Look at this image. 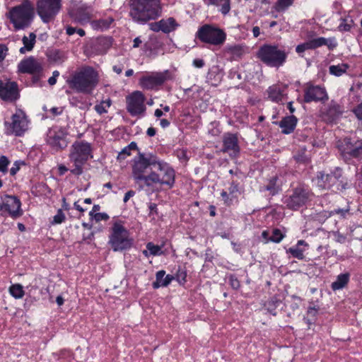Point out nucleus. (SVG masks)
<instances>
[{"label":"nucleus","instance_id":"864d4df0","mask_svg":"<svg viewBox=\"0 0 362 362\" xmlns=\"http://www.w3.org/2000/svg\"><path fill=\"white\" fill-rule=\"evenodd\" d=\"M239 192V182L235 180H232L230 182L228 187L229 194L232 197H235L234 194Z\"/></svg>","mask_w":362,"mask_h":362},{"label":"nucleus","instance_id":"4c0bfd02","mask_svg":"<svg viewBox=\"0 0 362 362\" xmlns=\"http://www.w3.org/2000/svg\"><path fill=\"white\" fill-rule=\"evenodd\" d=\"M281 301L276 297H272L264 303L265 309L272 315H276V309L280 305Z\"/></svg>","mask_w":362,"mask_h":362},{"label":"nucleus","instance_id":"20e7f679","mask_svg":"<svg viewBox=\"0 0 362 362\" xmlns=\"http://www.w3.org/2000/svg\"><path fill=\"white\" fill-rule=\"evenodd\" d=\"M16 30L29 28L35 18V8L30 0L12 7L6 14Z\"/></svg>","mask_w":362,"mask_h":362},{"label":"nucleus","instance_id":"774afa93","mask_svg":"<svg viewBox=\"0 0 362 362\" xmlns=\"http://www.w3.org/2000/svg\"><path fill=\"white\" fill-rule=\"evenodd\" d=\"M148 209H149V216L158 214L157 204L155 203H150L148 205Z\"/></svg>","mask_w":362,"mask_h":362},{"label":"nucleus","instance_id":"09e8293b","mask_svg":"<svg viewBox=\"0 0 362 362\" xmlns=\"http://www.w3.org/2000/svg\"><path fill=\"white\" fill-rule=\"evenodd\" d=\"M75 33H78L81 37H83L86 35V32L82 28H76L74 27H72L71 25H67L66 27V33L68 35H72Z\"/></svg>","mask_w":362,"mask_h":362},{"label":"nucleus","instance_id":"e433bc0d","mask_svg":"<svg viewBox=\"0 0 362 362\" xmlns=\"http://www.w3.org/2000/svg\"><path fill=\"white\" fill-rule=\"evenodd\" d=\"M349 68L348 64L342 63L337 65H331L329 67V74L335 76H341L345 74Z\"/></svg>","mask_w":362,"mask_h":362},{"label":"nucleus","instance_id":"3c124183","mask_svg":"<svg viewBox=\"0 0 362 362\" xmlns=\"http://www.w3.org/2000/svg\"><path fill=\"white\" fill-rule=\"evenodd\" d=\"M59 356V359L62 360V362L70 361L72 359V354L68 350H62Z\"/></svg>","mask_w":362,"mask_h":362},{"label":"nucleus","instance_id":"f704fd0d","mask_svg":"<svg viewBox=\"0 0 362 362\" xmlns=\"http://www.w3.org/2000/svg\"><path fill=\"white\" fill-rule=\"evenodd\" d=\"M350 274L349 272L340 274L331 284L332 289L335 291L344 288L349 283Z\"/></svg>","mask_w":362,"mask_h":362},{"label":"nucleus","instance_id":"7ed1b4c3","mask_svg":"<svg viewBox=\"0 0 362 362\" xmlns=\"http://www.w3.org/2000/svg\"><path fill=\"white\" fill-rule=\"evenodd\" d=\"M157 156L153 154L139 153L134 160L132 177L140 189L147 187L149 182L150 172L153 170Z\"/></svg>","mask_w":362,"mask_h":362},{"label":"nucleus","instance_id":"f257e3e1","mask_svg":"<svg viewBox=\"0 0 362 362\" xmlns=\"http://www.w3.org/2000/svg\"><path fill=\"white\" fill-rule=\"evenodd\" d=\"M160 0H130L129 16L134 21L145 24L162 16Z\"/></svg>","mask_w":362,"mask_h":362},{"label":"nucleus","instance_id":"c756f323","mask_svg":"<svg viewBox=\"0 0 362 362\" xmlns=\"http://www.w3.org/2000/svg\"><path fill=\"white\" fill-rule=\"evenodd\" d=\"M224 52L230 56L231 60H238L245 53V47L241 45H227Z\"/></svg>","mask_w":362,"mask_h":362},{"label":"nucleus","instance_id":"a19ab883","mask_svg":"<svg viewBox=\"0 0 362 362\" xmlns=\"http://www.w3.org/2000/svg\"><path fill=\"white\" fill-rule=\"evenodd\" d=\"M146 249L149 251L151 255L160 256L163 254L162 246L154 245L150 242L146 244Z\"/></svg>","mask_w":362,"mask_h":362},{"label":"nucleus","instance_id":"6e6552de","mask_svg":"<svg viewBox=\"0 0 362 362\" xmlns=\"http://www.w3.org/2000/svg\"><path fill=\"white\" fill-rule=\"evenodd\" d=\"M196 38L200 42L214 47H221L226 40V33L217 25L204 24L196 33Z\"/></svg>","mask_w":362,"mask_h":362},{"label":"nucleus","instance_id":"bb28decb","mask_svg":"<svg viewBox=\"0 0 362 362\" xmlns=\"http://www.w3.org/2000/svg\"><path fill=\"white\" fill-rule=\"evenodd\" d=\"M298 119L294 115L286 116L279 122V126L281 129V132L284 134H289L295 130Z\"/></svg>","mask_w":362,"mask_h":362},{"label":"nucleus","instance_id":"2f4dec72","mask_svg":"<svg viewBox=\"0 0 362 362\" xmlns=\"http://www.w3.org/2000/svg\"><path fill=\"white\" fill-rule=\"evenodd\" d=\"M204 4L208 6H213L223 15H226L230 10V0H203Z\"/></svg>","mask_w":362,"mask_h":362},{"label":"nucleus","instance_id":"79ce46f5","mask_svg":"<svg viewBox=\"0 0 362 362\" xmlns=\"http://www.w3.org/2000/svg\"><path fill=\"white\" fill-rule=\"evenodd\" d=\"M111 105V100H103L100 104L95 105L94 107L95 110L99 114L102 115L107 112V108Z\"/></svg>","mask_w":362,"mask_h":362},{"label":"nucleus","instance_id":"13d9d810","mask_svg":"<svg viewBox=\"0 0 362 362\" xmlns=\"http://www.w3.org/2000/svg\"><path fill=\"white\" fill-rule=\"evenodd\" d=\"M23 164H24V163L23 161H21V160L15 161L14 163L13 164V166L10 169V174L13 176L15 175L18 173V171L20 170L21 165H23Z\"/></svg>","mask_w":362,"mask_h":362},{"label":"nucleus","instance_id":"4468645a","mask_svg":"<svg viewBox=\"0 0 362 362\" xmlns=\"http://www.w3.org/2000/svg\"><path fill=\"white\" fill-rule=\"evenodd\" d=\"M0 214L1 216L7 214L13 219L21 217L23 214L21 200L13 195L4 196L0 203Z\"/></svg>","mask_w":362,"mask_h":362},{"label":"nucleus","instance_id":"7c9ffc66","mask_svg":"<svg viewBox=\"0 0 362 362\" xmlns=\"http://www.w3.org/2000/svg\"><path fill=\"white\" fill-rule=\"evenodd\" d=\"M165 272L164 270L158 271L156 274V281L152 284L153 288H158L159 287L168 286L171 281L175 279L173 275L168 274L165 276Z\"/></svg>","mask_w":362,"mask_h":362},{"label":"nucleus","instance_id":"6e6d98bb","mask_svg":"<svg viewBox=\"0 0 362 362\" xmlns=\"http://www.w3.org/2000/svg\"><path fill=\"white\" fill-rule=\"evenodd\" d=\"M308 49H310V45H309V43H308V41L304 42V43H302V44H300L298 45H297V47H296V52L301 57H303L302 54L305 51V50H308Z\"/></svg>","mask_w":362,"mask_h":362},{"label":"nucleus","instance_id":"4d7b16f0","mask_svg":"<svg viewBox=\"0 0 362 362\" xmlns=\"http://www.w3.org/2000/svg\"><path fill=\"white\" fill-rule=\"evenodd\" d=\"M86 163L80 162V163H74V168L71 170V173L76 175H80L83 173V165Z\"/></svg>","mask_w":362,"mask_h":362},{"label":"nucleus","instance_id":"39448f33","mask_svg":"<svg viewBox=\"0 0 362 362\" xmlns=\"http://www.w3.org/2000/svg\"><path fill=\"white\" fill-rule=\"evenodd\" d=\"M109 231L108 244L114 252H122L132 247L134 240L122 221H113Z\"/></svg>","mask_w":362,"mask_h":362},{"label":"nucleus","instance_id":"f03ea898","mask_svg":"<svg viewBox=\"0 0 362 362\" xmlns=\"http://www.w3.org/2000/svg\"><path fill=\"white\" fill-rule=\"evenodd\" d=\"M66 82L76 92L90 93L98 83V74L93 67L85 66L75 71Z\"/></svg>","mask_w":362,"mask_h":362},{"label":"nucleus","instance_id":"c85d7f7f","mask_svg":"<svg viewBox=\"0 0 362 362\" xmlns=\"http://www.w3.org/2000/svg\"><path fill=\"white\" fill-rule=\"evenodd\" d=\"M268 98L273 102L280 103L286 96L285 88L279 85H273L267 89Z\"/></svg>","mask_w":362,"mask_h":362},{"label":"nucleus","instance_id":"a211bd4d","mask_svg":"<svg viewBox=\"0 0 362 362\" xmlns=\"http://www.w3.org/2000/svg\"><path fill=\"white\" fill-rule=\"evenodd\" d=\"M303 100L306 103L312 102L325 103L328 100L329 96L325 87L308 84L303 90Z\"/></svg>","mask_w":362,"mask_h":362},{"label":"nucleus","instance_id":"5fc2aeb1","mask_svg":"<svg viewBox=\"0 0 362 362\" xmlns=\"http://www.w3.org/2000/svg\"><path fill=\"white\" fill-rule=\"evenodd\" d=\"M293 3V0H278L277 6L279 10H284L291 6Z\"/></svg>","mask_w":362,"mask_h":362},{"label":"nucleus","instance_id":"ddd939ff","mask_svg":"<svg viewBox=\"0 0 362 362\" xmlns=\"http://www.w3.org/2000/svg\"><path fill=\"white\" fill-rule=\"evenodd\" d=\"M67 131L65 128L59 126H54L49 129L47 132L46 142L55 151H61L66 148L68 141L66 140Z\"/></svg>","mask_w":362,"mask_h":362},{"label":"nucleus","instance_id":"de8ad7c7","mask_svg":"<svg viewBox=\"0 0 362 362\" xmlns=\"http://www.w3.org/2000/svg\"><path fill=\"white\" fill-rule=\"evenodd\" d=\"M10 164V160L6 156H0V172L6 174L8 172V166Z\"/></svg>","mask_w":362,"mask_h":362},{"label":"nucleus","instance_id":"4be33fe9","mask_svg":"<svg viewBox=\"0 0 362 362\" xmlns=\"http://www.w3.org/2000/svg\"><path fill=\"white\" fill-rule=\"evenodd\" d=\"M223 148L222 151L226 153L231 158H236L240 153V146L238 138L236 134L230 132L225 133L223 135Z\"/></svg>","mask_w":362,"mask_h":362},{"label":"nucleus","instance_id":"5701e85b","mask_svg":"<svg viewBox=\"0 0 362 362\" xmlns=\"http://www.w3.org/2000/svg\"><path fill=\"white\" fill-rule=\"evenodd\" d=\"M167 80L165 74L161 72H153L150 74L143 76L139 79V85L146 90H153L163 85Z\"/></svg>","mask_w":362,"mask_h":362},{"label":"nucleus","instance_id":"680f3d73","mask_svg":"<svg viewBox=\"0 0 362 362\" xmlns=\"http://www.w3.org/2000/svg\"><path fill=\"white\" fill-rule=\"evenodd\" d=\"M353 112L358 120H362V103L354 108Z\"/></svg>","mask_w":362,"mask_h":362},{"label":"nucleus","instance_id":"412c9836","mask_svg":"<svg viewBox=\"0 0 362 362\" xmlns=\"http://www.w3.org/2000/svg\"><path fill=\"white\" fill-rule=\"evenodd\" d=\"M20 97L18 84L15 81L0 80V98L4 101L13 102Z\"/></svg>","mask_w":362,"mask_h":362},{"label":"nucleus","instance_id":"393cba45","mask_svg":"<svg viewBox=\"0 0 362 362\" xmlns=\"http://www.w3.org/2000/svg\"><path fill=\"white\" fill-rule=\"evenodd\" d=\"M179 26L175 19L173 17L163 18L157 22L151 23L149 28L153 32L162 31L164 33H170L175 31Z\"/></svg>","mask_w":362,"mask_h":362},{"label":"nucleus","instance_id":"c9c22d12","mask_svg":"<svg viewBox=\"0 0 362 362\" xmlns=\"http://www.w3.org/2000/svg\"><path fill=\"white\" fill-rule=\"evenodd\" d=\"M23 47H21L19 52L21 54H25L27 52H30L36 42V35L34 33H30L29 36L24 35L22 38Z\"/></svg>","mask_w":362,"mask_h":362},{"label":"nucleus","instance_id":"b1692460","mask_svg":"<svg viewBox=\"0 0 362 362\" xmlns=\"http://www.w3.org/2000/svg\"><path fill=\"white\" fill-rule=\"evenodd\" d=\"M18 68V71L21 73L42 74L43 67L42 63L33 57L21 61Z\"/></svg>","mask_w":362,"mask_h":362},{"label":"nucleus","instance_id":"aec40b11","mask_svg":"<svg viewBox=\"0 0 362 362\" xmlns=\"http://www.w3.org/2000/svg\"><path fill=\"white\" fill-rule=\"evenodd\" d=\"M344 112V106L337 101L332 100L326 108L321 112V117L327 124L337 123Z\"/></svg>","mask_w":362,"mask_h":362},{"label":"nucleus","instance_id":"603ef678","mask_svg":"<svg viewBox=\"0 0 362 362\" xmlns=\"http://www.w3.org/2000/svg\"><path fill=\"white\" fill-rule=\"evenodd\" d=\"M228 279H229V284L233 289L238 290L240 288V283L235 275L230 274L228 276Z\"/></svg>","mask_w":362,"mask_h":362},{"label":"nucleus","instance_id":"423d86ee","mask_svg":"<svg viewBox=\"0 0 362 362\" xmlns=\"http://www.w3.org/2000/svg\"><path fill=\"white\" fill-rule=\"evenodd\" d=\"M149 182L147 187L159 184L171 189L175 182V171L173 168L163 160L157 157L153 170L150 172Z\"/></svg>","mask_w":362,"mask_h":362},{"label":"nucleus","instance_id":"9d476101","mask_svg":"<svg viewBox=\"0 0 362 362\" xmlns=\"http://www.w3.org/2000/svg\"><path fill=\"white\" fill-rule=\"evenodd\" d=\"M337 148L342 159L347 163H355L362 160V141H352L346 137L338 141Z\"/></svg>","mask_w":362,"mask_h":362},{"label":"nucleus","instance_id":"9b49d317","mask_svg":"<svg viewBox=\"0 0 362 362\" xmlns=\"http://www.w3.org/2000/svg\"><path fill=\"white\" fill-rule=\"evenodd\" d=\"M61 8V0H37V13L43 23H48L54 21Z\"/></svg>","mask_w":362,"mask_h":362},{"label":"nucleus","instance_id":"473e14b6","mask_svg":"<svg viewBox=\"0 0 362 362\" xmlns=\"http://www.w3.org/2000/svg\"><path fill=\"white\" fill-rule=\"evenodd\" d=\"M279 178L277 176H274L268 180L266 185L262 187L260 191H268L269 195L274 196L277 194L281 189V185L278 182Z\"/></svg>","mask_w":362,"mask_h":362},{"label":"nucleus","instance_id":"58836bf2","mask_svg":"<svg viewBox=\"0 0 362 362\" xmlns=\"http://www.w3.org/2000/svg\"><path fill=\"white\" fill-rule=\"evenodd\" d=\"M9 293L16 299L22 298L25 294L23 286L19 284L11 285L9 288Z\"/></svg>","mask_w":362,"mask_h":362},{"label":"nucleus","instance_id":"2eb2a0df","mask_svg":"<svg viewBox=\"0 0 362 362\" xmlns=\"http://www.w3.org/2000/svg\"><path fill=\"white\" fill-rule=\"evenodd\" d=\"M91 144L85 141H76L71 147L69 158L73 163H86L92 158Z\"/></svg>","mask_w":362,"mask_h":362},{"label":"nucleus","instance_id":"1a4fd4ad","mask_svg":"<svg viewBox=\"0 0 362 362\" xmlns=\"http://www.w3.org/2000/svg\"><path fill=\"white\" fill-rule=\"evenodd\" d=\"M30 121L25 112L17 110L11 118L4 122V133L6 136H23L28 130Z\"/></svg>","mask_w":362,"mask_h":362},{"label":"nucleus","instance_id":"37998d69","mask_svg":"<svg viewBox=\"0 0 362 362\" xmlns=\"http://www.w3.org/2000/svg\"><path fill=\"white\" fill-rule=\"evenodd\" d=\"M353 23L354 22L353 20L351 19L341 18V23L338 26V30L340 32L350 31L351 28H352Z\"/></svg>","mask_w":362,"mask_h":362},{"label":"nucleus","instance_id":"6ab92c4d","mask_svg":"<svg viewBox=\"0 0 362 362\" xmlns=\"http://www.w3.org/2000/svg\"><path fill=\"white\" fill-rule=\"evenodd\" d=\"M342 176L341 170L337 168L334 171L330 173L325 174L323 172L318 173L317 175V184L319 187L322 189H331L333 187H337L339 189L340 178Z\"/></svg>","mask_w":362,"mask_h":362},{"label":"nucleus","instance_id":"49530a36","mask_svg":"<svg viewBox=\"0 0 362 362\" xmlns=\"http://www.w3.org/2000/svg\"><path fill=\"white\" fill-rule=\"evenodd\" d=\"M70 103L71 105L78 107L80 109H83V110L88 108L90 105V103L88 104L86 100L85 101L79 100L75 97H72L70 99Z\"/></svg>","mask_w":362,"mask_h":362},{"label":"nucleus","instance_id":"72a5a7b5","mask_svg":"<svg viewBox=\"0 0 362 362\" xmlns=\"http://www.w3.org/2000/svg\"><path fill=\"white\" fill-rule=\"evenodd\" d=\"M114 21L112 17L108 16L106 18H102L98 20H94L90 22L91 28L95 30L104 31L107 30L110 25Z\"/></svg>","mask_w":362,"mask_h":362},{"label":"nucleus","instance_id":"f3484780","mask_svg":"<svg viewBox=\"0 0 362 362\" xmlns=\"http://www.w3.org/2000/svg\"><path fill=\"white\" fill-rule=\"evenodd\" d=\"M127 110L132 116L144 115L146 111L145 96L139 90L133 92L126 98Z\"/></svg>","mask_w":362,"mask_h":362},{"label":"nucleus","instance_id":"338daca9","mask_svg":"<svg viewBox=\"0 0 362 362\" xmlns=\"http://www.w3.org/2000/svg\"><path fill=\"white\" fill-rule=\"evenodd\" d=\"M192 64L196 68H202L205 65V62L202 59H194L193 60Z\"/></svg>","mask_w":362,"mask_h":362},{"label":"nucleus","instance_id":"69168bd1","mask_svg":"<svg viewBox=\"0 0 362 362\" xmlns=\"http://www.w3.org/2000/svg\"><path fill=\"white\" fill-rule=\"evenodd\" d=\"M319 308L315 306H309L308 309V315L310 317H315L318 313Z\"/></svg>","mask_w":362,"mask_h":362},{"label":"nucleus","instance_id":"052dcab7","mask_svg":"<svg viewBox=\"0 0 362 362\" xmlns=\"http://www.w3.org/2000/svg\"><path fill=\"white\" fill-rule=\"evenodd\" d=\"M229 192L228 193L225 190H223L221 192V196L224 202V204L227 206H230L232 204V199L229 197Z\"/></svg>","mask_w":362,"mask_h":362},{"label":"nucleus","instance_id":"e2e57ef3","mask_svg":"<svg viewBox=\"0 0 362 362\" xmlns=\"http://www.w3.org/2000/svg\"><path fill=\"white\" fill-rule=\"evenodd\" d=\"M8 47L6 45H0V61H3L7 55Z\"/></svg>","mask_w":362,"mask_h":362},{"label":"nucleus","instance_id":"c03bdc74","mask_svg":"<svg viewBox=\"0 0 362 362\" xmlns=\"http://www.w3.org/2000/svg\"><path fill=\"white\" fill-rule=\"evenodd\" d=\"M176 280L181 285H183L187 281V272L185 269L179 267L175 274Z\"/></svg>","mask_w":362,"mask_h":362},{"label":"nucleus","instance_id":"0eeeda50","mask_svg":"<svg viewBox=\"0 0 362 362\" xmlns=\"http://www.w3.org/2000/svg\"><path fill=\"white\" fill-rule=\"evenodd\" d=\"M257 57L267 66L279 68L286 62L288 52L276 45L264 44L259 48Z\"/></svg>","mask_w":362,"mask_h":362},{"label":"nucleus","instance_id":"8fccbe9b","mask_svg":"<svg viewBox=\"0 0 362 362\" xmlns=\"http://www.w3.org/2000/svg\"><path fill=\"white\" fill-rule=\"evenodd\" d=\"M65 215L62 211V209H58L57 213L55 216L53 217V220L51 222L52 224H60L63 223L65 221Z\"/></svg>","mask_w":362,"mask_h":362},{"label":"nucleus","instance_id":"0e129e2a","mask_svg":"<svg viewBox=\"0 0 362 362\" xmlns=\"http://www.w3.org/2000/svg\"><path fill=\"white\" fill-rule=\"evenodd\" d=\"M109 218V216L106 213H98L95 215V220L97 222L100 221H107Z\"/></svg>","mask_w":362,"mask_h":362},{"label":"nucleus","instance_id":"ea45409f","mask_svg":"<svg viewBox=\"0 0 362 362\" xmlns=\"http://www.w3.org/2000/svg\"><path fill=\"white\" fill-rule=\"evenodd\" d=\"M97 45L102 46L101 48H98V51H99L100 53H105L108 48L110 47L112 45V42L110 38L103 37H99L96 40Z\"/></svg>","mask_w":362,"mask_h":362},{"label":"nucleus","instance_id":"a18cd8bd","mask_svg":"<svg viewBox=\"0 0 362 362\" xmlns=\"http://www.w3.org/2000/svg\"><path fill=\"white\" fill-rule=\"evenodd\" d=\"M284 238V235L281 233V230L279 228H275L272 231V235L269 238V240L278 243H280Z\"/></svg>","mask_w":362,"mask_h":362},{"label":"nucleus","instance_id":"cd10ccee","mask_svg":"<svg viewBox=\"0 0 362 362\" xmlns=\"http://www.w3.org/2000/svg\"><path fill=\"white\" fill-rule=\"evenodd\" d=\"M308 248V244L303 240H300L296 245L286 250V253H289L294 258L300 260L305 259L304 252Z\"/></svg>","mask_w":362,"mask_h":362},{"label":"nucleus","instance_id":"a878e982","mask_svg":"<svg viewBox=\"0 0 362 362\" xmlns=\"http://www.w3.org/2000/svg\"><path fill=\"white\" fill-rule=\"evenodd\" d=\"M310 49H315L322 46H327L329 50L335 49L338 43L335 37L325 38L324 37H319L317 38L308 40Z\"/></svg>","mask_w":362,"mask_h":362},{"label":"nucleus","instance_id":"bf43d9fd","mask_svg":"<svg viewBox=\"0 0 362 362\" xmlns=\"http://www.w3.org/2000/svg\"><path fill=\"white\" fill-rule=\"evenodd\" d=\"M131 155V151H129L127 147H124L118 154L117 159L118 160H124L127 156Z\"/></svg>","mask_w":362,"mask_h":362},{"label":"nucleus","instance_id":"dca6fc26","mask_svg":"<svg viewBox=\"0 0 362 362\" xmlns=\"http://www.w3.org/2000/svg\"><path fill=\"white\" fill-rule=\"evenodd\" d=\"M93 9L86 4H79L69 8V16L75 23L83 25L90 22L93 18Z\"/></svg>","mask_w":362,"mask_h":362},{"label":"nucleus","instance_id":"f8f14e48","mask_svg":"<svg viewBox=\"0 0 362 362\" xmlns=\"http://www.w3.org/2000/svg\"><path fill=\"white\" fill-rule=\"evenodd\" d=\"M311 195L308 187L300 185L293 189L291 195L284 198V203L288 209L297 210L306 204Z\"/></svg>","mask_w":362,"mask_h":362}]
</instances>
